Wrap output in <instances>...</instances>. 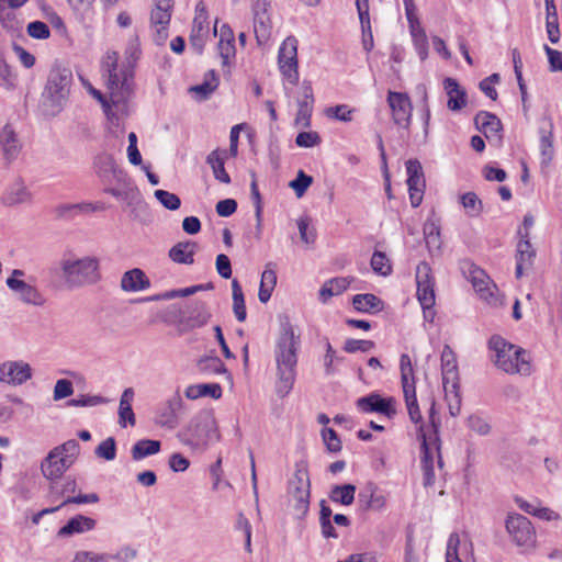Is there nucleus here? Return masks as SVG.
Returning a JSON list of instances; mask_svg holds the SVG:
<instances>
[{
	"instance_id": "obj_29",
	"label": "nucleus",
	"mask_w": 562,
	"mask_h": 562,
	"mask_svg": "<svg viewBox=\"0 0 562 562\" xmlns=\"http://www.w3.org/2000/svg\"><path fill=\"white\" fill-rule=\"evenodd\" d=\"M217 48L223 66L228 65L229 58L235 56L236 48L234 33L226 24L221 26Z\"/></svg>"
},
{
	"instance_id": "obj_62",
	"label": "nucleus",
	"mask_w": 562,
	"mask_h": 562,
	"mask_svg": "<svg viewBox=\"0 0 562 562\" xmlns=\"http://www.w3.org/2000/svg\"><path fill=\"white\" fill-rule=\"evenodd\" d=\"M300 237L305 244H314L316 239V231L314 227L310 228V218L302 217L297 221Z\"/></svg>"
},
{
	"instance_id": "obj_14",
	"label": "nucleus",
	"mask_w": 562,
	"mask_h": 562,
	"mask_svg": "<svg viewBox=\"0 0 562 562\" xmlns=\"http://www.w3.org/2000/svg\"><path fill=\"white\" fill-rule=\"evenodd\" d=\"M506 529L517 546L527 547V549L533 547L536 532L527 517L519 514L508 515Z\"/></svg>"
},
{
	"instance_id": "obj_15",
	"label": "nucleus",
	"mask_w": 562,
	"mask_h": 562,
	"mask_svg": "<svg viewBox=\"0 0 562 562\" xmlns=\"http://www.w3.org/2000/svg\"><path fill=\"white\" fill-rule=\"evenodd\" d=\"M24 274L23 270L14 269L5 281L7 286L14 292L23 303L42 306L45 303L44 296L36 286L21 279Z\"/></svg>"
},
{
	"instance_id": "obj_26",
	"label": "nucleus",
	"mask_w": 562,
	"mask_h": 562,
	"mask_svg": "<svg viewBox=\"0 0 562 562\" xmlns=\"http://www.w3.org/2000/svg\"><path fill=\"white\" fill-rule=\"evenodd\" d=\"M443 87L448 95V108L451 111H459L467 105V92L453 78H446Z\"/></svg>"
},
{
	"instance_id": "obj_2",
	"label": "nucleus",
	"mask_w": 562,
	"mask_h": 562,
	"mask_svg": "<svg viewBox=\"0 0 562 562\" xmlns=\"http://www.w3.org/2000/svg\"><path fill=\"white\" fill-rule=\"evenodd\" d=\"M92 168L100 181L106 186L104 191L122 203L125 212L137 217L140 202L138 188L127 175L119 168L112 155L100 153L94 156Z\"/></svg>"
},
{
	"instance_id": "obj_49",
	"label": "nucleus",
	"mask_w": 562,
	"mask_h": 562,
	"mask_svg": "<svg viewBox=\"0 0 562 562\" xmlns=\"http://www.w3.org/2000/svg\"><path fill=\"white\" fill-rule=\"evenodd\" d=\"M401 380L402 387L409 389L415 387V378L412 360L408 355L403 353L401 356Z\"/></svg>"
},
{
	"instance_id": "obj_41",
	"label": "nucleus",
	"mask_w": 562,
	"mask_h": 562,
	"mask_svg": "<svg viewBox=\"0 0 562 562\" xmlns=\"http://www.w3.org/2000/svg\"><path fill=\"white\" fill-rule=\"evenodd\" d=\"M206 161L211 166L216 180L225 184L231 182V177L224 168V158L218 149L213 150L207 156Z\"/></svg>"
},
{
	"instance_id": "obj_32",
	"label": "nucleus",
	"mask_w": 562,
	"mask_h": 562,
	"mask_svg": "<svg viewBox=\"0 0 562 562\" xmlns=\"http://www.w3.org/2000/svg\"><path fill=\"white\" fill-rule=\"evenodd\" d=\"M211 318V313L204 302H195L190 311V315L181 321L187 328L193 329L204 326Z\"/></svg>"
},
{
	"instance_id": "obj_18",
	"label": "nucleus",
	"mask_w": 562,
	"mask_h": 562,
	"mask_svg": "<svg viewBox=\"0 0 562 562\" xmlns=\"http://www.w3.org/2000/svg\"><path fill=\"white\" fill-rule=\"evenodd\" d=\"M407 186L409 191L411 204L413 207L420 205L425 188L424 172L420 162L417 159H409L406 162Z\"/></svg>"
},
{
	"instance_id": "obj_13",
	"label": "nucleus",
	"mask_w": 562,
	"mask_h": 562,
	"mask_svg": "<svg viewBox=\"0 0 562 562\" xmlns=\"http://www.w3.org/2000/svg\"><path fill=\"white\" fill-rule=\"evenodd\" d=\"M393 123L403 130H409L413 116V104L405 92L389 91L386 98Z\"/></svg>"
},
{
	"instance_id": "obj_7",
	"label": "nucleus",
	"mask_w": 562,
	"mask_h": 562,
	"mask_svg": "<svg viewBox=\"0 0 562 562\" xmlns=\"http://www.w3.org/2000/svg\"><path fill=\"white\" fill-rule=\"evenodd\" d=\"M79 452L80 445L75 439L55 447L42 462L44 476L49 480L60 477L76 462Z\"/></svg>"
},
{
	"instance_id": "obj_51",
	"label": "nucleus",
	"mask_w": 562,
	"mask_h": 562,
	"mask_svg": "<svg viewBox=\"0 0 562 562\" xmlns=\"http://www.w3.org/2000/svg\"><path fill=\"white\" fill-rule=\"evenodd\" d=\"M461 204L470 216H477L482 212V201L474 192H467L461 196Z\"/></svg>"
},
{
	"instance_id": "obj_19",
	"label": "nucleus",
	"mask_w": 562,
	"mask_h": 562,
	"mask_svg": "<svg viewBox=\"0 0 562 562\" xmlns=\"http://www.w3.org/2000/svg\"><path fill=\"white\" fill-rule=\"evenodd\" d=\"M33 195L21 178L14 179L4 189L0 202L4 206H16L20 204L31 203Z\"/></svg>"
},
{
	"instance_id": "obj_60",
	"label": "nucleus",
	"mask_w": 562,
	"mask_h": 562,
	"mask_svg": "<svg viewBox=\"0 0 562 562\" xmlns=\"http://www.w3.org/2000/svg\"><path fill=\"white\" fill-rule=\"evenodd\" d=\"M425 241L429 250L440 247L439 228L434 223H427L424 226Z\"/></svg>"
},
{
	"instance_id": "obj_53",
	"label": "nucleus",
	"mask_w": 562,
	"mask_h": 562,
	"mask_svg": "<svg viewBox=\"0 0 562 562\" xmlns=\"http://www.w3.org/2000/svg\"><path fill=\"white\" fill-rule=\"evenodd\" d=\"M98 458L104 459L106 461H112L116 457V445L113 437H109L103 440L94 451Z\"/></svg>"
},
{
	"instance_id": "obj_44",
	"label": "nucleus",
	"mask_w": 562,
	"mask_h": 562,
	"mask_svg": "<svg viewBox=\"0 0 562 562\" xmlns=\"http://www.w3.org/2000/svg\"><path fill=\"white\" fill-rule=\"evenodd\" d=\"M540 154L541 164L548 167L551 164L554 156L552 128H550L549 131H541Z\"/></svg>"
},
{
	"instance_id": "obj_40",
	"label": "nucleus",
	"mask_w": 562,
	"mask_h": 562,
	"mask_svg": "<svg viewBox=\"0 0 562 562\" xmlns=\"http://www.w3.org/2000/svg\"><path fill=\"white\" fill-rule=\"evenodd\" d=\"M353 307L359 312L370 313L373 311H380L382 308V302L374 294H357L352 299Z\"/></svg>"
},
{
	"instance_id": "obj_21",
	"label": "nucleus",
	"mask_w": 562,
	"mask_h": 562,
	"mask_svg": "<svg viewBox=\"0 0 562 562\" xmlns=\"http://www.w3.org/2000/svg\"><path fill=\"white\" fill-rule=\"evenodd\" d=\"M395 401L393 397L383 398L379 394H370L357 401L358 407L366 412H376L392 418L396 414Z\"/></svg>"
},
{
	"instance_id": "obj_47",
	"label": "nucleus",
	"mask_w": 562,
	"mask_h": 562,
	"mask_svg": "<svg viewBox=\"0 0 562 562\" xmlns=\"http://www.w3.org/2000/svg\"><path fill=\"white\" fill-rule=\"evenodd\" d=\"M429 427H425L424 425H420L419 428H424L425 432L428 434V436H431V443H434V449L439 452V446L437 445L439 438H438V428H439V417L436 413L435 403L432 402L431 407L429 409ZM418 437L420 438V429H418Z\"/></svg>"
},
{
	"instance_id": "obj_20",
	"label": "nucleus",
	"mask_w": 562,
	"mask_h": 562,
	"mask_svg": "<svg viewBox=\"0 0 562 562\" xmlns=\"http://www.w3.org/2000/svg\"><path fill=\"white\" fill-rule=\"evenodd\" d=\"M441 371L445 392H448L449 386L452 387V391L459 390L457 358L453 350L448 345L443 347L441 353Z\"/></svg>"
},
{
	"instance_id": "obj_54",
	"label": "nucleus",
	"mask_w": 562,
	"mask_h": 562,
	"mask_svg": "<svg viewBox=\"0 0 562 562\" xmlns=\"http://www.w3.org/2000/svg\"><path fill=\"white\" fill-rule=\"evenodd\" d=\"M155 198L166 207L170 211H176L180 207L181 201L179 196L175 193H171L166 190H156L155 191Z\"/></svg>"
},
{
	"instance_id": "obj_10",
	"label": "nucleus",
	"mask_w": 562,
	"mask_h": 562,
	"mask_svg": "<svg viewBox=\"0 0 562 562\" xmlns=\"http://www.w3.org/2000/svg\"><path fill=\"white\" fill-rule=\"evenodd\" d=\"M171 11L172 0H154V8L149 14V33L158 46L165 45L169 36Z\"/></svg>"
},
{
	"instance_id": "obj_9",
	"label": "nucleus",
	"mask_w": 562,
	"mask_h": 562,
	"mask_svg": "<svg viewBox=\"0 0 562 562\" xmlns=\"http://www.w3.org/2000/svg\"><path fill=\"white\" fill-rule=\"evenodd\" d=\"M461 270L463 276L472 283V286L481 299L491 305H497L499 303L498 289L484 270L470 261H463Z\"/></svg>"
},
{
	"instance_id": "obj_12",
	"label": "nucleus",
	"mask_w": 562,
	"mask_h": 562,
	"mask_svg": "<svg viewBox=\"0 0 562 562\" xmlns=\"http://www.w3.org/2000/svg\"><path fill=\"white\" fill-rule=\"evenodd\" d=\"M417 299L424 310L425 318L432 314L435 305V279L430 266L423 261L416 268Z\"/></svg>"
},
{
	"instance_id": "obj_30",
	"label": "nucleus",
	"mask_w": 562,
	"mask_h": 562,
	"mask_svg": "<svg viewBox=\"0 0 562 562\" xmlns=\"http://www.w3.org/2000/svg\"><path fill=\"white\" fill-rule=\"evenodd\" d=\"M407 22L417 54L422 60H425L428 56V38L426 32L418 18L408 20Z\"/></svg>"
},
{
	"instance_id": "obj_4",
	"label": "nucleus",
	"mask_w": 562,
	"mask_h": 562,
	"mask_svg": "<svg viewBox=\"0 0 562 562\" xmlns=\"http://www.w3.org/2000/svg\"><path fill=\"white\" fill-rule=\"evenodd\" d=\"M72 74L66 67H54L50 69L47 82L42 93L43 105L52 115L58 114L68 98Z\"/></svg>"
},
{
	"instance_id": "obj_16",
	"label": "nucleus",
	"mask_w": 562,
	"mask_h": 562,
	"mask_svg": "<svg viewBox=\"0 0 562 562\" xmlns=\"http://www.w3.org/2000/svg\"><path fill=\"white\" fill-rule=\"evenodd\" d=\"M279 68L283 77L292 85L299 81L297 71V41L295 37H288L279 49Z\"/></svg>"
},
{
	"instance_id": "obj_1",
	"label": "nucleus",
	"mask_w": 562,
	"mask_h": 562,
	"mask_svg": "<svg viewBox=\"0 0 562 562\" xmlns=\"http://www.w3.org/2000/svg\"><path fill=\"white\" fill-rule=\"evenodd\" d=\"M139 57L140 44L137 38L126 46L122 63H119V54L115 50H106L102 56L100 70L113 103L125 101L130 97Z\"/></svg>"
},
{
	"instance_id": "obj_63",
	"label": "nucleus",
	"mask_w": 562,
	"mask_h": 562,
	"mask_svg": "<svg viewBox=\"0 0 562 562\" xmlns=\"http://www.w3.org/2000/svg\"><path fill=\"white\" fill-rule=\"evenodd\" d=\"M374 347V342L364 339H347L344 345V350L349 353L357 351H369Z\"/></svg>"
},
{
	"instance_id": "obj_38",
	"label": "nucleus",
	"mask_w": 562,
	"mask_h": 562,
	"mask_svg": "<svg viewBox=\"0 0 562 562\" xmlns=\"http://www.w3.org/2000/svg\"><path fill=\"white\" fill-rule=\"evenodd\" d=\"M133 391L127 389L123 392L120 401L119 416H120V425L122 427H126L127 424H135V415L132 409V401H133Z\"/></svg>"
},
{
	"instance_id": "obj_34",
	"label": "nucleus",
	"mask_w": 562,
	"mask_h": 562,
	"mask_svg": "<svg viewBox=\"0 0 562 562\" xmlns=\"http://www.w3.org/2000/svg\"><path fill=\"white\" fill-rule=\"evenodd\" d=\"M196 249L195 243L190 241H181L176 244L170 250H169V257L172 261L181 265H192L193 263V256Z\"/></svg>"
},
{
	"instance_id": "obj_57",
	"label": "nucleus",
	"mask_w": 562,
	"mask_h": 562,
	"mask_svg": "<svg viewBox=\"0 0 562 562\" xmlns=\"http://www.w3.org/2000/svg\"><path fill=\"white\" fill-rule=\"evenodd\" d=\"M106 403V400L100 395H88V394H81L77 396L76 398H71L68 402L69 406H76V407H90V406H97L100 404Z\"/></svg>"
},
{
	"instance_id": "obj_36",
	"label": "nucleus",
	"mask_w": 562,
	"mask_h": 562,
	"mask_svg": "<svg viewBox=\"0 0 562 562\" xmlns=\"http://www.w3.org/2000/svg\"><path fill=\"white\" fill-rule=\"evenodd\" d=\"M376 485L369 483L364 493L359 494L360 502H364V509L381 510L386 505V497L376 493Z\"/></svg>"
},
{
	"instance_id": "obj_11",
	"label": "nucleus",
	"mask_w": 562,
	"mask_h": 562,
	"mask_svg": "<svg viewBox=\"0 0 562 562\" xmlns=\"http://www.w3.org/2000/svg\"><path fill=\"white\" fill-rule=\"evenodd\" d=\"M310 477L304 469L295 471L293 479L290 481V506L296 518H303L310 507Z\"/></svg>"
},
{
	"instance_id": "obj_58",
	"label": "nucleus",
	"mask_w": 562,
	"mask_h": 562,
	"mask_svg": "<svg viewBox=\"0 0 562 562\" xmlns=\"http://www.w3.org/2000/svg\"><path fill=\"white\" fill-rule=\"evenodd\" d=\"M312 182L313 178L307 176L303 170H300L296 178L290 182V187L294 190L296 196L301 198L306 192Z\"/></svg>"
},
{
	"instance_id": "obj_17",
	"label": "nucleus",
	"mask_w": 562,
	"mask_h": 562,
	"mask_svg": "<svg viewBox=\"0 0 562 562\" xmlns=\"http://www.w3.org/2000/svg\"><path fill=\"white\" fill-rule=\"evenodd\" d=\"M33 370L27 362L9 360L0 363V383L19 386L32 379Z\"/></svg>"
},
{
	"instance_id": "obj_25",
	"label": "nucleus",
	"mask_w": 562,
	"mask_h": 562,
	"mask_svg": "<svg viewBox=\"0 0 562 562\" xmlns=\"http://www.w3.org/2000/svg\"><path fill=\"white\" fill-rule=\"evenodd\" d=\"M184 403L179 393H176L167 402L165 411L158 416L157 423L169 429H173L179 425V414L183 409Z\"/></svg>"
},
{
	"instance_id": "obj_23",
	"label": "nucleus",
	"mask_w": 562,
	"mask_h": 562,
	"mask_svg": "<svg viewBox=\"0 0 562 562\" xmlns=\"http://www.w3.org/2000/svg\"><path fill=\"white\" fill-rule=\"evenodd\" d=\"M420 440H422V467L424 472V485L430 486L434 483V454L431 443V436L425 432L424 428H420Z\"/></svg>"
},
{
	"instance_id": "obj_45",
	"label": "nucleus",
	"mask_w": 562,
	"mask_h": 562,
	"mask_svg": "<svg viewBox=\"0 0 562 562\" xmlns=\"http://www.w3.org/2000/svg\"><path fill=\"white\" fill-rule=\"evenodd\" d=\"M233 311L238 322H244L247 316L244 293L237 280L232 282Z\"/></svg>"
},
{
	"instance_id": "obj_59",
	"label": "nucleus",
	"mask_w": 562,
	"mask_h": 562,
	"mask_svg": "<svg viewBox=\"0 0 562 562\" xmlns=\"http://www.w3.org/2000/svg\"><path fill=\"white\" fill-rule=\"evenodd\" d=\"M371 267L374 272L381 276H387L391 273L392 268L389 259L383 252L375 251L371 258Z\"/></svg>"
},
{
	"instance_id": "obj_31",
	"label": "nucleus",
	"mask_w": 562,
	"mask_h": 562,
	"mask_svg": "<svg viewBox=\"0 0 562 562\" xmlns=\"http://www.w3.org/2000/svg\"><path fill=\"white\" fill-rule=\"evenodd\" d=\"M0 145L7 160L11 161L18 157L21 145L16 138V134L11 126L5 125L2 128L0 133Z\"/></svg>"
},
{
	"instance_id": "obj_50",
	"label": "nucleus",
	"mask_w": 562,
	"mask_h": 562,
	"mask_svg": "<svg viewBox=\"0 0 562 562\" xmlns=\"http://www.w3.org/2000/svg\"><path fill=\"white\" fill-rule=\"evenodd\" d=\"M254 32L257 41L261 44L268 41L270 37V22L266 13H256Z\"/></svg>"
},
{
	"instance_id": "obj_61",
	"label": "nucleus",
	"mask_w": 562,
	"mask_h": 562,
	"mask_svg": "<svg viewBox=\"0 0 562 562\" xmlns=\"http://www.w3.org/2000/svg\"><path fill=\"white\" fill-rule=\"evenodd\" d=\"M110 553H95L91 551H78L75 555V562H111Z\"/></svg>"
},
{
	"instance_id": "obj_8",
	"label": "nucleus",
	"mask_w": 562,
	"mask_h": 562,
	"mask_svg": "<svg viewBox=\"0 0 562 562\" xmlns=\"http://www.w3.org/2000/svg\"><path fill=\"white\" fill-rule=\"evenodd\" d=\"M60 268L65 280L72 288L94 284L101 279L99 261L92 257L64 259Z\"/></svg>"
},
{
	"instance_id": "obj_22",
	"label": "nucleus",
	"mask_w": 562,
	"mask_h": 562,
	"mask_svg": "<svg viewBox=\"0 0 562 562\" xmlns=\"http://www.w3.org/2000/svg\"><path fill=\"white\" fill-rule=\"evenodd\" d=\"M474 124L488 140L499 142L502 139V122L496 115L482 111L475 115Z\"/></svg>"
},
{
	"instance_id": "obj_24",
	"label": "nucleus",
	"mask_w": 562,
	"mask_h": 562,
	"mask_svg": "<svg viewBox=\"0 0 562 562\" xmlns=\"http://www.w3.org/2000/svg\"><path fill=\"white\" fill-rule=\"evenodd\" d=\"M209 36L207 13L202 12L195 14L193 20L191 34L189 37L190 45L198 54H201L205 46V40Z\"/></svg>"
},
{
	"instance_id": "obj_48",
	"label": "nucleus",
	"mask_w": 562,
	"mask_h": 562,
	"mask_svg": "<svg viewBox=\"0 0 562 562\" xmlns=\"http://www.w3.org/2000/svg\"><path fill=\"white\" fill-rule=\"evenodd\" d=\"M121 289L124 292H137L140 290V268L128 270L122 276Z\"/></svg>"
},
{
	"instance_id": "obj_39",
	"label": "nucleus",
	"mask_w": 562,
	"mask_h": 562,
	"mask_svg": "<svg viewBox=\"0 0 562 562\" xmlns=\"http://www.w3.org/2000/svg\"><path fill=\"white\" fill-rule=\"evenodd\" d=\"M270 263L261 274L258 297L261 303H267L270 300L271 293L277 283V273L270 269Z\"/></svg>"
},
{
	"instance_id": "obj_33",
	"label": "nucleus",
	"mask_w": 562,
	"mask_h": 562,
	"mask_svg": "<svg viewBox=\"0 0 562 562\" xmlns=\"http://www.w3.org/2000/svg\"><path fill=\"white\" fill-rule=\"evenodd\" d=\"M535 256V250L528 240V232L522 236L517 245V265L516 277L519 279L524 273V268L530 266L531 259Z\"/></svg>"
},
{
	"instance_id": "obj_6",
	"label": "nucleus",
	"mask_w": 562,
	"mask_h": 562,
	"mask_svg": "<svg viewBox=\"0 0 562 562\" xmlns=\"http://www.w3.org/2000/svg\"><path fill=\"white\" fill-rule=\"evenodd\" d=\"M491 350L495 352V366L507 373L529 374L530 364L525 360V350L507 342L499 336L491 337L488 341Z\"/></svg>"
},
{
	"instance_id": "obj_37",
	"label": "nucleus",
	"mask_w": 562,
	"mask_h": 562,
	"mask_svg": "<svg viewBox=\"0 0 562 562\" xmlns=\"http://www.w3.org/2000/svg\"><path fill=\"white\" fill-rule=\"evenodd\" d=\"M196 367H198L199 371L206 376H210L213 374L214 375H220V374L226 375L227 374V369H226L225 364L216 356L201 358L198 361Z\"/></svg>"
},
{
	"instance_id": "obj_55",
	"label": "nucleus",
	"mask_w": 562,
	"mask_h": 562,
	"mask_svg": "<svg viewBox=\"0 0 562 562\" xmlns=\"http://www.w3.org/2000/svg\"><path fill=\"white\" fill-rule=\"evenodd\" d=\"M353 110L346 104L330 106L325 110V114L329 119L338 120L341 122H350L352 120Z\"/></svg>"
},
{
	"instance_id": "obj_64",
	"label": "nucleus",
	"mask_w": 562,
	"mask_h": 562,
	"mask_svg": "<svg viewBox=\"0 0 562 562\" xmlns=\"http://www.w3.org/2000/svg\"><path fill=\"white\" fill-rule=\"evenodd\" d=\"M27 34L33 38L45 40L49 37L50 31L46 23L33 21L27 25Z\"/></svg>"
},
{
	"instance_id": "obj_28",
	"label": "nucleus",
	"mask_w": 562,
	"mask_h": 562,
	"mask_svg": "<svg viewBox=\"0 0 562 562\" xmlns=\"http://www.w3.org/2000/svg\"><path fill=\"white\" fill-rule=\"evenodd\" d=\"M303 99L299 102V111L295 117V124L307 127L310 126L312 105H313V90L308 82H303L302 86Z\"/></svg>"
},
{
	"instance_id": "obj_46",
	"label": "nucleus",
	"mask_w": 562,
	"mask_h": 562,
	"mask_svg": "<svg viewBox=\"0 0 562 562\" xmlns=\"http://www.w3.org/2000/svg\"><path fill=\"white\" fill-rule=\"evenodd\" d=\"M404 398L407 407V412L409 415L411 420L414 424H419L423 420L422 413L419 411V406L416 398V389L409 387V389H403Z\"/></svg>"
},
{
	"instance_id": "obj_43",
	"label": "nucleus",
	"mask_w": 562,
	"mask_h": 562,
	"mask_svg": "<svg viewBox=\"0 0 562 562\" xmlns=\"http://www.w3.org/2000/svg\"><path fill=\"white\" fill-rule=\"evenodd\" d=\"M356 486L353 484L336 485L330 492V499L349 506L355 501Z\"/></svg>"
},
{
	"instance_id": "obj_56",
	"label": "nucleus",
	"mask_w": 562,
	"mask_h": 562,
	"mask_svg": "<svg viewBox=\"0 0 562 562\" xmlns=\"http://www.w3.org/2000/svg\"><path fill=\"white\" fill-rule=\"evenodd\" d=\"M79 79H80V82L81 85L86 88V90L88 91V93L90 95H92L95 100H98L102 108H103V111L104 113L106 114V116L110 119L111 116V104L109 103V101L105 99V97L101 93V91H99L98 89H95L89 80H87L85 77L82 76H79Z\"/></svg>"
},
{
	"instance_id": "obj_5",
	"label": "nucleus",
	"mask_w": 562,
	"mask_h": 562,
	"mask_svg": "<svg viewBox=\"0 0 562 562\" xmlns=\"http://www.w3.org/2000/svg\"><path fill=\"white\" fill-rule=\"evenodd\" d=\"M218 437L215 418L209 412L196 414L188 426L178 432L180 441L193 449H203Z\"/></svg>"
},
{
	"instance_id": "obj_27",
	"label": "nucleus",
	"mask_w": 562,
	"mask_h": 562,
	"mask_svg": "<svg viewBox=\"0 0 562 562\" xmlns=\"http://www.w3.org/2000/svg\"><path fill=\"white\" fill-rule=\"evenodd\" d=\"M94 526V519L83 515H77L69 519L68 522L58 530L57 536L60 538L71 537L74 535L87 532L93 529Z\"/></svg>"
},
{
	"instance_id": "obj_52",
	"label": "nucleus",
	"mask_w": 562,
	"mask_h": 562,
	"mask_svg": "<svg viewBox=\"0 0 562 562\" xmlns=\"http://www.w3.org/2000/svg\"><path fill=\"white\" fill-rule=\"evenodd\" d=\"M205 286L204 285H193V286H189V288H184V289H181V290H172V291H168V292H165L160 295H156V296H151V297H143V302L144 301H153V300H170V299H175V297H178V296H189V295H192L201 290H203Z\"/></svg>"
},
{
	"instance_id": "obj_35",
	"label": "nucleus",
	"mask_w": 562,
	"mask_h": 562,
	"mask_svg": "<svg viewBox=\"0 0 562 562\" xmlns=\"http://www.w3.org/2000/svg\"><path fill=\"white\" fill-rule=\"evenodd\" d=\"M184 395L189 400H196L203 396L217 400L222 396V387L218 383L190 385L186 389Z\"/></svg>"
},
{
	"instance_id": "obj_42",
	"label": "nucleus",
	"mask_w": 562,
	"mask_h": 562,
	"mask_svg": "<svg viewBox=\"0 0 562 562\" xmlns=\"http://www.w3.org/2000/svg\"><path fill=\"white\" fill-rule=\"evenodd\" d=\"M220 80L214 70H210L201 85H196L190 88V91L194 92L199 99H206L212 92L218 87Z\"/></svg>"
},
{
	"instance_id": "obj_3",
	"label": "nucleus",
	"mask_w": 562,
	"mask_h": 562,
	"mask_svg": "<svg viewBox=\"0 0 562 562\" xmlns=\"http://www.w3.org/2000/svg\"><path fill=\"white\" fill-rule=\"evenodd\" d=\"M300 344V335L295 334L294 327L285 317L281 323L280 337L276 347L277 392L281 396L286 395L293 387Z\"/></svg>"
}]
</instances>
